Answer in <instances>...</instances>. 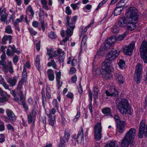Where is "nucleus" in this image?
I'll use <instances>...</instances> for the list:
<instances>
[{
	"label": "nucleus",
	"mask_w": 147,
	"mask_h": 147,
	"mask_svg": "<svg viewBox=\"0 0 147 147\" xmlns=\"http://www.w3.org/2000/svg\"><path fill=\"white\" fill-rule=\"evenodd\" d=\"M126 15L129 20L127 30L131 31L135 29L138 19L137 9L134 7L129 8L126 13Z\"/></svg>",
	"instance_id": "f257e3e1"
},
{
	"label": "nucleus",
	"mask_w": 147,
	"mask_h": 147,
	"mask_svg": "<svg viewBox=\"0 0 147 147\" xmlns=\"http://www.w3.org/2000/svg\"><path fill=\"white\" fill-rule=\"evenodd\" d=\"M136 131L134 128H131L125 134L124 138L121 143V147H128L131 144L130 147H135V144L133 142L136 135Z\"/></svg>",
	"instance_id": "f03ea898"
},
{
	"label": "nucleus",
	"mask_w": 147,
	"mask_h": 147,
	"mask_svg": "<svg viewBox=\"0 0 147 147\" xmlns=\"http://www.w3.org/2000/svg\"><path fill=\"white\" fill-rule=\"evenodd\" d=\"M119 54V51L116 50H112L108 52L106 57V59L103 63V65H106L108 66H112L111 61L118 57Z\"/></svg>",
	"instance_id": "7ed1b4c3"
},
{
	"label": "nucleus",
	"mask_w": 147,
	"mask_h": 147,
	"mask_svg": "<svg viewBox=\"0 0 147 147\" xmlns=\"http://www.w3.org/2000/svg\"><path fill=\"white\" fill-rule=\"evenodd\" d=\"M66 26L67 29L66 31V34L67 37L65 38V42L69 40V38L72 35L73 31L75 28L74 24H70V17L68 16L66 17Z\"/></svg>",
	"instance_id": "20e7f679"
},
{
	"label": "nucleus",
	"mask_w": 147,
	"mask_h": 147,
	"mask_svg": "<svg viewBox=\"0 0 147 147\" xmlns=\"http://www.w3.org/2000/svg\"><path fill=\"white\" fill-rule=\"evenodd\" d=\"M117 106L120 112L124 114L127 113L130 108L128 102L125 99H121L117 105Z\"/></svg>",
	"instance_id": "39448f33"
},
{
	"label": "nucleus",
	"mask_w": 147,
	"mask_h": 147,
	"mask_svg": "<svg viewBox=\"0 0 147 147\" xmlns=\"http://www.w3.org/2000/svg\"><path fill=\"white\" fill-rule=\"evenodd\" d=\"M142 65L140 63H138L136 66L134 79L137 83L140 82L142 77Z\"/></svg>",
	"instance_id": "423d86ee"
},
{
	"label": "nucleus",
	"mask_w": 147,
	"mask_h": 147,
	"mask_svg": "<svg viewBox=\"0 0 147 147\" xmlns=\"http://www.w3.org/2000/svg\"><path fill=\"white\" fill-rule=\"evenodd\" d=\"M73 139L71 140L72 144L74 146L76 144V142L78 144H80L83 139V128L81 127L78 134L76 135H74L72 136Z\"/></svg>",
	"instance_id": "0eeeda50"
},
{
	"label": "nucleus",
	"mask_w": 147,
	"mask_h": 147,
	"mask_svg": "<svg viewBox=\"0 0 147 147\" xmlns=\"http://www.w3.org/2000/svg\"><path fill=\"white\" fill-rule=\"evenodd\" d=\"M102 129L101 123H97L95 125L94 128V139L97 141L100 140L102 138Z\"/></svg>",
	"instance_id": "6e6552de"
},
{
	"label": "nucleus",
	"mask_w": 147,
	"mask_h": 147,
	"mask_svg": "<svg viewBox=\"0 0 147 147\" xmlns=\"http://www.w3.org/2000/svg\"><path fill=\"white\" fill-rule=\"evenodd\" d=\"M142 58L145 63H147V42L143 41L140 48Z\"/></svg>",
	"instance_id": "1a4fd4ad"
},
{
	"label": "nucleus",
	"mask_w": 147,
	"mask_h": 147,
	"mask_svg": "<svg viewBox=\"0 0 147 147\" xmlns=\"http://www.w3.org/2000/svg\"><path fill=\"white\" fill-rule=\"evenodd\" d=\"M114 118L117 123V131L119 133L123 132L125 130V122L124 121H121L120 120V117L118 115H115Z\"/></svg>",
	"instance_id": "9d476101"
},
{
	"label": "nucleus",
	"mask_w": 147,
	"mask_h": 147,
	"mask_svg": "<svg viewBox=\"0 0 147 147\" xmlns=\"http://www.w3.org/2000/svg\"><path fill=\"white\" fill-rule=\"evenodd\" d=\"M6 113L7 116L4 117V121L5 122L8 123L11 121L14 122L16 121V116L12 111L8 109H7Z\"/></svg>",
	"instance_id": "9b49d317"
},
{
	"label": "nucleus",
	"mask_w": 147,
	"mask_h": 147,
	"mask_svg": "<svg viewBox=\"0 0 147 147\" xmlns=\"http://www.w3.org/2000/svg\"><path fill=\"white\" fill-rule=\"evenodd\" d=\"M12 95L14 97L13 100L17 101L19 103L21 104V101L24 99L23 93L22 91L20 90L16 93L14 90H13L11 91Z\"/></svg>",
	"instance_id": "f8f14e48"
},
{
	"label": "nucleus",
	"mask_w": 147,
	"mask_h": 147,
	"mask_svg": "<svg viewBox=\"0 0 147 147\" xmlns=\"http://www.w3.org/2000/svg\"><path fill=\"white\" fill-rule=\"evenodd\" d=\"M104 67L103 68V71L102 73V76L104 79H109L112 77V75L111 73V68L112 66H106V65H103Z\"/></svg>",
	"instance_id": "ddd939ff"
},
{
	"label": "nucleus",
	"mask_w": 147,
	"mask_h": 147,
	"mask_svg": "<svg viewBox=\"0 0 147 147\" xmlns=\"http://www.w3.org/2000/svg\"><path fill=\"white\" fill-rule=\"evenodd\" d=\"M135 42H132L128 45L125 46L123 49V52L126 55H131L134 48Z\"/></svg>",
	"instance_id": "4468645a"
},
{
	"label": "nucleus",
	"mask_w": 147,
	"mask_h": 147,
	"mask_svg": "<svg viewBox=\"0 0 147 147\" xmlns=\"http://www.w3.org/2000/svg\"><path fill=\"white\" fill-rule=\"evenodd\" d=\"M8 47H10V49H8L7 50L6 54L8 56L12 57L15 53H16L18 54L20 53V51L17 50V49H16L14 45H13L12 46L9 45Z\"/></svg>",
	"instance_id": "2eb2a0df"
},
{
	"label": "nucleus",
	"mask_w": 147,
	"mask_h": 147,
	"mask_svg": "<svg viewBox=\"0 0 147 147\" xmlns=\"http://www.w3.org/2000/svg\"><path fill=\"white\" fill-rule=\"evenodd\" d=\"M145 125L146 121L145 120H142L140 123L139 127L138 136L139 138H143Z\"/></svg>",
	"instance_id": "dca6fc26"
},
{
	"label": "nucleus",
	"mask_w": 147,
	"mask_h": 147,
	"mask_svg": "<svg viewBox=\"0 0 147 147\" xmlns=\"http://www.w3.org/2000/svg\"><path fill=\"white\" fill-rule=\"evenodd\" d=\"M18 79V77L15 76H13V78L10 77L7 78V81L11 86L13 87L16 85Z\"/></svg>",
	"instance_id": "f3484780"
},
{
	"label": "nucleus",
	"mask_w": 147,
	"mask_h": 147,
	"mask_svg": "<svg viewBox=\"0 0 147 147\" xmlns=\"http://www.w3.org/2000/svg\"><path fill=\"white\" fill-rule=\"evenodd\" d=\"M128 22L125 17H123L120 19L118 23L119 26L122 28L125 27Z\"/></svg>",
	"instance_id": "a211bd4d"
},
{
	"label": "nucleus",
	"mask_w": 147,
	"mask_h": 147,
	"mask_svg": "<svg viewBox=\"0 0 147 147\" xmlns=\"http://www.w3.org/2000/svg\"><path fill=\"white\" fill-rule=\"evenodd\" d=\"M56 73V78L57 83L59 86L58 88H60V87L61 86L62 84V82L61 81H60V79L61 76V72L59 71L58 72H57L55 71Z\"/></svg>",
	"instance_id": "6ab92c4d"
},
{
	"label": "nucleus",
	"mask_w": 147,
	"mask_h": 147,
	"mask_svg": "<svg viewBox=\"0 0 147 147\" xmlns=\"http://www.w3.org/2000/svg\"><path fill=\"white\" fill-rule=\"evenodd\" d=\"M47 74L49 80L51 81L54 80L55 78V75L52 69H48L47 71Z\"/></svg>",
	"instance_id": "aec40b11"
},
{
	"label": "nucleus",
	"mask_w": 147,
	"mask_h": 147,
	"mask_svg": "<svg viewBox=\"0 0 147 147\" xmlns=\"http://www.w3.org/2000/svg\"><path fill=\"white\" fill-rule=\"evenodd\" d=\"M111 111L109 107H105L103 108L102 110V112L106 116L109 115L111 117L113 116L111 114Z\"/></svg>",
	"instance_id": "412c9836"
},
{
	"label": "nucleus",
	"mask_w": 147,
	"mask_h": 147,
	"mask_svg": "<svg viewBox=\"0 0 147 147\" xmlns=\"http://www.w3.org/2000/svg\"><path fill=\"white\" fill-rule=\"evenodd\" d=\"M116 80L119 84H123L124 81L123 76L120 73H116L115 74Z\"/></svg>",
	"instance_id": "4be33fe9"
},
{
	"label": "nucleus",
	"mask_w": 147,
	"mask_h": 147,
	"mask_svg": "<svg viewBox=\"0 0 147 147\" xmlns=\"http://www.w3.org/2000/svg\"><path fill=\"white\" fill-rule=\"evenodd\" d=\"M12 38V36L10 35L4 36L2 38V44L3 45L6 44V42L7 40H9V43H11Z\"/></svg>",
	"instance_id": "5701e85b"
},
{
	"label": "nucleus",
	"mask_w": 147,
	"mask_h": 147,
	"mask_svg": "<svg viewBox=\"0 0 147 147\" xmlns=\"http://www.w3.org/2000/svg\"><path fill=\"white\" fill-rule=\"evenodd\" d=\"M58 51H59L58 54L60 61L61 62H63L64 59V51L61 49H58Z\"/></svg>",
	"instance_id": "b1692460"
},
{
	"label": "nucleus",
	"mask_w": 147,
	"mask_h": 147,
	"mask_svg": "<svg viewBox=\"0 0 147 147\" xmlns=\"http://www.w3.org/2000/svg\"><path fill=\"white\" fill-rule=\"evenodd\" d=\"M87 39V36L86 35H85L83 38L81 43V49H85L86 48V42Z\"/></svg>",
	"instance_id": "393cba45"
},
{
	"label": "nucleus",
	"mask_w": 147,
	"mask_h": 147,
	"mask_svg": "<svg viewBox=\"0 0 147 147\" xmlns=\"http://www.w3.org/2000/svg\"><path fill=\"white\" fill-rule=\"evenodd\" d=\"M47 115L49 117V123L52 126H53L54 125V121L55 120V115H51L50 114H47Z\"/></svg>",
	"instance_id": "a878e982"
},
{
	"label": "nucleus",
	"mask_w": 147,
	"mask_h": 147,
	"mask_svg": "<svg viewBox=\"0 0 147 147\" xmlns=\"http://www.w3.org/2000/svg\"><path fill=\"white\" fill-rule=\"evenodd\" d=\"M42 95V104L44 108L45 107V105L47 103V101L46 98L45 96V92L44 90H42L41 92Z\"/></svg>",
	"instance_id": "bb28decb"
},
{
	"label": "nucleus",
	"mask_w": 147,
	"mask_h": 147,
	"mask_svg": "<svg viewBox=\"0 0 147 147\" xmlns=\"http://www.w3.org/2000/svg\"><path fill=\"white\" fill-rule=\"evenodd\" d=\"M114 92L112 93L110 92L108 90L105 91V94L107 96H115L118 94V92L117 90L115 88H114Z\"/></svg>",
	"instance_id": "cd10ccee"
},
{
	"label": "nucleus",
	"mask_w": 147,
	"mask_h": 147,
	"mask_svg": "<svg viewBox=\"0 0 147 147\" xmlns=\"http://www.w3.org/2000/svg\"><path fill=\"white\" fill-rule=\"evenodd\" d=\"M128 34V32L127 31H126L122 35L115 37L116 40L119 41L122 40Z\"/></svg>",
	"instance_id": "c85d7f7f"
},
{
	"label": "nucleus",
	"mask_w": 147,
	"mask_h": 147,
	"mask_svg": "<svg viewBox=\"0 0 147 147\" xmlns=\"http://www.w3.org/2000/svg\"><path fill=\"white\" fill-rule=\"evenodd\" d=\"M28 122L29 124L32 123V124L34 125V123L35 121V117L32 116V114H29L27 116Z\"/></svg>",
	"instance_id": "c756f323"
},
{
	"label": "nucleus",
	"mask_w": 147,
	"mask_h": 147,
	"mask_svg": "<svg viewBox=\"0 0 147 147\" xmlns=\"http://www.w3.org/2000/svg\"><path fill=\"white\" fill-rule=\"evenodd\" d=\"M35 64L37 69L39 71L40 65V56L39 55L37 56L35 60Z\"/></svg>",
	"instance_id": "7c9ffc66"
},
{
	"label": "nucleus",
	"mask_w": 147,
	"mask_h": 147,
	"mask_svg": "<svg viewBox=\"0 0 147 147\" xmlns=\"http://www.w3.org/2000/svg\"><path fill=\"white\" fill-rule=\"evenodd\" d=\"M46 97L47 99H50L51 98V90L50 88L47 85L46 89Z\"/></svg>",
	"instance_id": "2f4dec72"
},
{
	"label": "nucleus",
	"mask_w": 147,
	"mask_h": 147,
	"mask_svg": "<svg viewBox=\"0 0 147 147\" xmlns=\"http://www.w3.org/2000/svg\"><path fill=\"white\" fill-rule=\"evenodd\" d=\"M116 38L115 36L111 37L110 38L107 39L105 42H107L109 45H111V44H113L115 42L116 40Z\"/></svg>",
	"instance_id": "473e14b6"
},
{
	"label": "nucleus",
	"mask_w": 147,
	"mask_h": 147,
	"mask_svg": "<svg viewBox=\"0 0 147 147\" xmlns=\"http://www.w3.org/2000/svg\"><path fill=\"white\" fill-rule=\"evenodd\" d=\"M123 9V8H119V7H117V6H116V7L114 10V15L116 16L120 14Z\"/></svg>",
	"instance_id": "72a5a7b5"
},
{
	"label": "nucleus",
	"mask_w": 147,
	"mask_h": 147,
	"mask_svg": "<svg viewBox=\"0 0 147 147\" xmlns=\"http://www.w3.org/2000/svg\"><path fill=\"white\" fill-rule=\"evenodd\" d=\"M26 81H24V80H20V81L19 82L18 86L17 87V89L19 91L21 90H20L22 88V84L24 83V82H26Z\"/></svg>",
	"instance_id": "f704fd0d"
},
{
	"label": "nucleus",
	"mask_w": 147,
	"mask_h": 147,
	"mask_svg": "<svg viewBox=\"0 0 147 147\" xmlns=\"http://www.w3.org/2000/svg\"><path fill=\"white\" fill-rule=\"evenodd\" d=\"M0 94L5 98H8L10 96L7 94L6 92L3 91L1 88H0Z\"/></svg>",
	"instance_id": "c9c22d12"
},
{
	"label": "nucleus",
	"mask_w": 147,
	"mask_h": 147,
	"mask_svg": "<svg viewBox=\"0 0 147 147\" xmlns=\"http://www.w3.org/2000/svg\"><path fill=\"white\" fill-rule=\"evenodd\" d=\"M70 135V130L66 131L65 132V142H68Z\"/></svg>",
	"instance_id": "e433bc0d"
},
{
	"label": "nucleus",
	"mask_w": 147,
	"mask_h": 147,
	"mask_svg": "<svg viewBox=\"0 0 147 147\" xmlns=\"http://www.w3.org/2000/svg\"><path fill=\"white\" fill-rule=\"evenodd\" d=\"M47 65L49 67L52 66L55 69L57 68L56 64L54 60H51L50 62H48L47 64Z\"/></svg>",
	"instance_id": "4c0bfd02"
},
{
	"label": "nucleus",
	"mask_w": 147,
	"mask_h": 147,
	"mask_svg": "<svg viewBox=\"0 0 147 147\" xmlns=\"http://www.w3.org/2000/svg\"><path fill=\"white\" fill-rule=\"evenodd\" d=\"M125 65V62L124 60H119L118 63V65L120 68L122 69L124 67Z\"/></svg>",
	"instance_id": "58836bf2"
},
{
	"label": "nucleus",
	"mask_w": 147,
	"mask_h": 147,
	"mask_svg": "<svg viewBox=\"0 0 147 147\" xmlns=\"http://www.w3.org/2000/svg\"><path fill=\"white\" fill-rule=\"evenodd\" d=\"M42 4V7L43 8L46 10H48V7L47 5V2L46 0H40Z\"/></svg>",
	"instance_id": "ea45409f"
},
{
	"label": "nucleus",
	"mask_w": 147,
	"mask_h": 147,
	"mask_svg": "<svg viewBox=\"0 0 147 147\" xmlns=\"http://www.w3.org/2000/svg\"><path fill=\"white\" fill-rule=\"evenodd\" d=\"M98 88L94 87L93 88L94 97V98H96L98 96Z\"/></svg>",
	"instance_id": "a19ab883"
},
{
	"label": "nucleus",
	"mask_w": 147,
	"mask_h": 147,
	"mask_svg": "<svg viewBox=\"0 0 147 147\" xmlns=\"http://www.w3.org/2000/svg\"><path fill=\"white\" fill-rule=\"evenodd\" d=\"M48 36L51 39H53L57 38V37L56 34L54 32H49L48 34Z\"/></svg>",
	"instance_id": "79ce46f5"
},
{
	"label": "nucleus",
	"mask_w": 147,
	"mask_h": 147,
	"mask_svg": "<svg viewBox=\"0 0 147 147\" xmlns=\"http://www.w3.org/2000/svg\"><path fill=\"white\" fill-rule=\"evenodd\" d=\"M27 74L26 71V69H24L22 75V78L21 80H24V81H26L27 80Z\"/></svg>",
	"instance_id": "37998d69"
},
{
	"label": "nucleus",
	"mask_w": 147,
	"mask_h": 147,
	"mask_svg": "<svg viewBox=\"0 0 147 147\" xmlns=\"http://www.w3.org/2000/svg\"><path fill=\"white\" fill-rule=\"evenodd\" d=\"M27 11H28L31 13L32 17L33 18L34 17V12L33 11V10L32 8L31 5H29L28 6L27 8Z\"/></svg>",
	"instance_id": "c03bdc74"
},
{
	"label": "nucleus",
	"mask_w": 147,
	"mask_h": 147,
	"mask_svg": "<svg viewBox=\"0 0 147 147\" xmlns=\"http://www.w3.org/2000/svg\"><path fill=\"white\" fill-rule=\"evenodd\" d=\"M47 54L49 56V58L50 59H52L53 58V56L52 55L51 53L53 52V48H50L49 49L47 48Z\"/></svg>",
	"instance_id": "a18cd8bd"
},
{
	"label": "nucleus",
	"mask_w": 147,
	"mask_h": 147,
	"mask_svg": "<svg viewBox=\"0 0 147 147\" xmlns=\"http://www.w3.org/2000/svg\"><path fill=\"white\" fill-rule=\"evenodd\" d=\"M5 32L6 33L9 34L12 33L13 31L10 26L8 25L6 27L5 29Z\"/></svg>",
	"instance_id": "49530a36"
},
{
	"label": "nucleus",
	"mask_w": 147,
	"mask_h": 147,
	"mask_svg": "<svg viewBox=\"0 0 147 147\" xmlns=\"http://www.w3.org/2000/svg\"><path fill=\"white\" fill-rule=\"evenodd\" d=\"M7 16L8 15L6 13H4L1 16L0 19L1 21L2 22L6 21L7 19Z\"/></svg>",
	"instance_id": "de8ad7c7"
},
{
	"label": "nucleus",
	"mask_w": 147,
	"mask_h": 147,
	"mask_svg": "<svg viewBox=\"0 0 147 147\" xmlns=\"http://www.w3.org/2000/svg\"><path fill=\"white\" fill-rule=\"evenodd\" d=\"M5 127L3 121H0V131H3L5 130Z\"/></svg>",
	"instance_id": "09e8293b"
},
{
	"label": "nucleus",
	"mask_w": 147,
	"mask_h": 147,
	"mask_svg": "<svg viewBox=\"0 0 147 147\" xmlns=\"http://www.w3.org/2000/svg\"><path fill=\"white\" fill-rule=\"evenodd\" d=\"M69 16V17H71V16ZM77 19V16H75L74 17H73L71 19L70 18V24H74V27H75V22L76 21Z\"/></svg>",
	"instance_id": "8fccbe9b"
},
{
	"label": "nucleus",
	"mask_w": 147,
	"mask_h": 147,
	"mask_svg": "<svg viewBox=\"0 0 147 147\" xmlns=\"http://www.w3.org/2000/svg\"><path fill=\"white\" fill-rule=\"evenodd\" d=\"M97 54L100 56H103L104 55V52L101 48H100L98 51Z\"/></svg>",
	"instance_id": "3c124183"
},
{
	"label": "nucleus",
	"mask_w": 147,
	"mask_h": 147,
	"mask_svg": "<svg viewBox=\"0 0 147 147\" xmlns=\"http://www.w3.org/2000/svg\"><path fill=\"white\" fill-rule=\"evenodd\" d=\"M92 120L90 118H88L87 119H84L83 121L84 123L88 125L90 124L92 122Z\"/></svg>",
	"instance_id": "603ef678"
},
{
	"label": "nucleus",
	"mask_w": 147,
	"mask_h": 147,
	"mask_svg": "<svg viewBox=\"0 0 147 147\" xmlns=\"http://www.w3.org/2000/svg\"><path fill=\"white\" fill-rule=\"evenodd\" d=\"M111 31L113 33H116L118 32L119 29L117 26H114L111 29Z\"/></svg>",
	"instance_id": "864d4df0"
},
{
	"label": "nucleus",
	"mask_w": 147,
	"mask_h": 147,
	"mask_svg": "<svg viewBox=\"0 0 147 147\" xmlns=\"http://www.w3.org/2000/svg\"><path fill=\"white\" fill-rule=\"evenodd\" d=\"M22 104L23 108L26 110L28 111V107L27 105V104L23 100L21 101V104Z\"/></svg>",
	"instance_id": "5fc2aeb1"
},
{
	"label": "nucleus",
	"mask_w": 147,
	"mask_h": 147,
	"mask_svg": "<svg viewBox=\"0 0 147 147\" xmlns=\"http://www.w3.org/2000/svg\"><path fill=\"white\" fill-rule=\"evenodd\" d=\"M61 142L59 144V147H64V140L62 137H60Z\"/></svg>",
	"instance_id": "6e6d98bb"
},
{
	"label": "nucleus",
	"mask_w": 147,
	"mask_h": 147,
	"mask_svg": "<svg viewBox=\"0 0 147 147\" xmlns=\"http://www.w3.org/2000/svg\"><path fill=\"white\" fill-rule=\"evenodd\" d=\"M28 30L32 35H33L35 36L37 34V32L34 31L33 29L32 28H29Z\"/></svg>",
	"instance_id": "4d7b16f0"
},
{
	"label": "nucleus",
	"mask_w": 147,
	"mask_h": 147,
	"mask_svg": "<svg viewBox=\"0 0 147 147\" xmlns=\"http://www.w3.org/2000/svg\"><path fill=\"white\" fill-rule=\"evenodd\" d=\"M105 147H115V142H111L110 143L106 145ZM116 147H118L116 146Z\"/></svg>",
	"instance_id": "13d9d810"
},
{
	"label": "nucleus",
	"mask_w": 147,
	"mask_h": 147,
	"mask_svg": "<svg viewBox=\"0 0 147 147\" xmlns=\"http://www.w3.org/2000/svg\"><path fill=\"white\" fill-rule=\"evenodd\" d=\"M65 12L68 15H70L72 13V11L70 7L67 6L66 8Z\"/></svg>",
	"instance_id": "bf43d9fd"
},
{
	"label": "nucleus",
	"mask_w": 147,
	"mask_h": 147,
	"mask_svg": "<svg viewBox=\"0 0 147 147\" xmlns=\"http://www.w3.org/2000/svg\"><path fill=\"white\" fill-rule=\"evenodd\" d=\"M7 127L8 129L9 130H11L12 132L14 131V128L13 126L10 124H8L7 125Z\"/></svg>",
	"instance_id": "052dcab7"
},
{
	"label": "nucleus",
	"mask_w": 147,
	"mask_h": 147,
	"mask_svg": "<svg viewBox=\"0 0 147 147\" xmlns=\"http://www.w3.org/2000/svg\"><path fill=\"white\" fill-rule=\"evenodd\" d=\"M94 20H92V22L88 26H86L85 28L84 29V33H85L87 32L88 29L90 28L91 26L94 23Z\"/></svg>",
	"instance_id": "680f3d73"
},
{
	"label": "nucleus",
	"mask_w": 147,
	"mask_h": 147,
	"mask_svg": "<svg viewBox=\"0 0 147 147\" xmlns=\"http://www.w3.org/2000/svg\"><path fill=\"white\" fill-rule=\"evenodd\" d=\"M111 46V45L105 42L104 44V48L105 50L109 49Z\"/></svg>",
	"instance_id": "e2e57ef3"
},
{
	"label": "nucleus",
	"mask_w": 147,
	"mask_h": 147,
	"mask_svg": "<svg viewBox=\"0 0 147 147\" xmlns=\"http://www.w3.org/2000/svg\"><path fill=\"white\" fill-rule=\"evenodd\" d=\"M24 18V16L23 15H22L20 16V18L17 19L16 21L14 22H16L17 24H18V23L20 22H22Z\"/></svg>",
	"instance_id": "0e129e2a"
},
{
	"label": "nucleus",
	"mask_w": 147,
	"mask_h": 147,
	"mask_svg": "<svg viewBox=\"0 0 147 147\" xmlns=\"http://www.w3.org/2000/svg\"><path fill=\"white\" fill-rule=\"evenodd\" d=\"M79 4V3H76L71 4L70 5L72 8L73 10H75L78 7V5Z\"/></svg>",
	"instance_id": "69168bd1"
},
{
	"label": "nucleus",
	"mask_w": 147,
	"mask_h": 147,
	"mask_svg": "<svg viewBox=\"0 0 147 147\" xmlns=\"http://www.w3.org/2000/svg\"><path fill=\"white\" fill-rule=\"evenodd\" d=\"M53 105L57 109H58V106L57 100L56 99H54L52 102Z\"/></svg>",
	"instance_id": "338daca9"
},
{
	"label": "nucleus",
	"mask_w": 147,
	"mask_h": 147,
	"mask_svg": "<svg viewBox=\"0 0 147 147\" xmlns=\"http://www.w3.org/2000/svg\"><path fill=\"white\" fill-rule=\"evenodd\" d=\"M18 60V57L17 55H16L13 58V61L15 65L16 64Z\"/></svg>",
	"instance_id": "774afa93"
}]
</instances>
